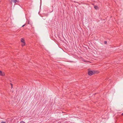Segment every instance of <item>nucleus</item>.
Here are the masks:
<instances>
[{"label": "nucleus", "instance_id": "423d86ee", "mask_svg": "<svg viewBox=\"0 0 123 123\" xmlns=\"http://www.w3.org/2000/svg\"><path fill=\"white\" fill-rule=\"evenodd\" d=\"M25 43H22L21 44V45L22 46H23L25 45Z\"/></svg>", "mask_w": 123, "mask_h": 123}, {"label": "nucleus", "instance_id": "f03ea898", "mask_svg": "<svg viewBox=\"0 0 123 123\" xmlns=\"http://www.w3.org/2000/svg\"><path fill=\"white\" fill-rule=\"evenodd\" d=\"M19 1V0H11V2H13L15 3H18Z\"/></svg>", "mask_w": 123, "mask_h": 123}, {"label": "nucleus", "instance_id": "f8f14e48", "mask_svg": "<svg viewBox=\"0 0 123 123\" xmlns=\"http://www.w3.org/2000/svg\"><path fill=\"white\" fill-rule=\"evenodd\" d=\"M11 85L12 88V84H11Z\"/></svg>", "mask_w": 123, "mask_h": 123}, {"label": "nucleus", "instance_id": "4468645a", "mask_svg": "<svg viewBox=\"0 0 123 123\" xmlns=\"http://www.w3.org/2000/svg\"><path fill=\"white\" fill-rule=\"evenodd\" d=\"M28 24H29V21H28Z\"/></svg>", "mask_w": 123, "mask_h": 123}, {"label": "nucleus", "instance_id": "1a4fd4ad", "mask_svg": "<svg viewBox=\"0 0 123 123\" xmlns=\"http://www.w3.org/2000/svg\"><path fill=\"white\" fill-rule=\"evenodd\" d=\"M107 43V42L106 41H105L104 42L105 43V44H106Z\"/></svg>", "mask_w": 123, "mask_h": 123}, {"label": "nucleus", "instance_id": "9d476101", "mask_svg": "<svg viewBox=\"0 0 123 123\" xmlns=\"http://www.w3.org/2000/svg\"><path fill=\"white\" fill-rule=\"evenodd\" d=\"M83 61H84L86 62H89V61H88L87 62H86V61H84V60H83Z\"/></svg>", "mask_w": 123, "mask_h": 123}, {"label": "nucleus", "instance_id": "20e7f679", "mask_svg": "<svg viewBox=\"0 0 123 123\" xmlns=\"http://www.w3.org/2000/svg\"><path fill=\"white\" fill-rule=\"evenodd\" d=\"M21 42L22 43H25L24 40L23 38H21Z\"/></svg>", "mask_w": 123, "mask_h": 123}, {"label": "nucleus", "instance_id": "ddd939ff", "mask_svg": "<svg viewBox=\"0 0 123 123\" xmlns=\"http://www.w3.org/2000/svg\"><path fill=\"white\" fill-rule=\"evenodd\" d=\"M122 116H123V113L122 114Z\"/></svg>", "mask_w": 123, "mask_h": 123}, {"label": "nucleus", "instance_id": "39448f33", "mask_svg": "<svg viewBox=\"0 0 123 123\" xmlns=\"http://www.w3.org/2000/svg\"><path fill=\"white\" fill-rule=\"evenodd\" d=\"M94 8L96 9H98V7L96 6H94Z\"/></svg>", "mask_w": 123, "mask_h": 123}, {"label": "nucleus", "instance_id": "0eeeda50", "mask_svg": "<svg viewBox=\"0 0 123 123\" xmlns=\"http://www.w3.org/2000/svg\"><path fill=\"white\" fill-rule=\"evenodd\" d=\"M20 123H25V122H24V121H22L20 122Z\"/></svg>", "mask_w": 123, "mask_h": 123}, {"label": "nucleus", "instance_id": "6e6552de", "mask_svg": "<svg viewBox=\"0 0 123 123\" xmlns=\"http://www.w3.org/2000/svg\"><path fill=\"white\" fill-rule=\"evenodd\" d=\"M6 123V122L4 121H2L1 122V123Z\"/></svg>", "mask_w": 123, "mask_h": 123}, {"label": "nucleus", "instance_id": "2eb2a0df", "mask_svg": "<svg viewBox=\"0 0 123 123\" xmlns=\"http://www.w3.org/2000/svg\"><path fill=\"white\" fill-rule=\"evenodd\" d=\"M67 123L65 122V123Z\"/></svg>", "mask_w": 123, "mask_h": 123}, {"label": "nucleus", "instance_id": "f257e3e1", "mask_svg": "<svg viewBox=\"0 0 123 123\" xmlns=\"http://www.w3.org/2000/svg\"><path fill=\"white\" fill-rule=\"evenodd\" d=\"M96 72L94 70L92 71L90 69L88 70V74L89 75L91 76L95 73Z\"/></svg>", "mask_w": 123, "mask_h": 123}, {"label": "nucleus", "instance_id": "9b49d317", "mask_svg": "<svg viewBox=\"0 0 123 123\" xmlns=\"http://www.w3.org/2000/svg\"><path fill=\"white\" fill-rule=\"evenodd\" d=\"M25 24L24 25H23L22 27H24V26H25Z\"/></svg>", "mask_w": 123, "mask_h": 123}, {"label": "nucleus", "instance_id": "7ed1b4c3", "mask_svg": "<svg viewBox=\"0 0 123 123\" xmlns=\"http://www.w3.org/2000/svg\"><path fill=\"white\" fill-rule=\"evenodd\" d=\"M4 75V73L2 72L0 70V75L2 76H3Z\"/></svg>", "mask_w": 123, "mask_h": 123}]
</instances>
